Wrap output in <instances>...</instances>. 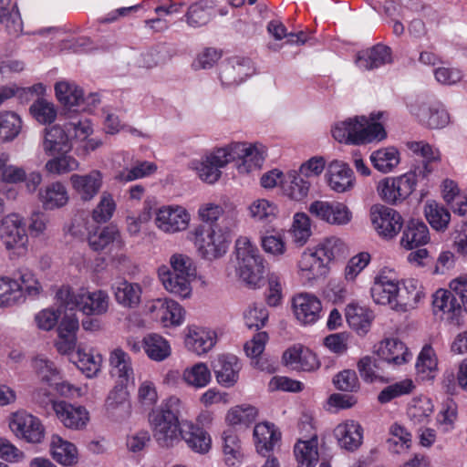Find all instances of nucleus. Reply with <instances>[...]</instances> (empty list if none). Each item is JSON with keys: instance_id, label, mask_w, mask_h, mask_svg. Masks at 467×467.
I'll return each instance as SVG.
<instances>
[{"instance_id": "1", "label": "nucleus", "mask_w": 467, "mask_h": 467, "mask_svg": "<svg viewBox=\"0 0 467 467\" xmlns=\"http://www.w3.org/2000/svg\"><path fill=\"white\" fill-rule=\"evenodd\" d=\"M348 254V245L338 236L330 235L317 244L305 248L296 263V272L306 285L326 278L331 265Z\"/></svg>"}, {"instance_id": "2", "label": "nucleus", "mask_w": 467, "mask_h": 467, "mask_svg": "<svg viewBox=\"0 0 467 467\" xmlns=\"http://www.w3.org/2000/svg\"><path fill=\"white\" fill-rule=\"evenodd\" d=\"M183 406L181 398L171 395L149 412L152 437L161 448H172L182 441L183 429H181L180 416Z\"/></svg>"}, {"instance_id": "3", "label": "nucleus", "mask_w": 467, "mask_h": 467, "mask_svg": "<svg viewBox=\"0 0 467 467\" xmlns=\"http://www.w3.org/2000/svg\"><path fill=\"white\" fill-rule=\"evenodd\" d=\"M197 275L194 259L183 253L174 252L157 268V276L162 287L171 295L188 299L192 295V282Z\"/></svg>"}, {"instance_id": "4", "label": "nucleus", "mask_w": 467, "mask_h": 467, "mask_svg": "<svg viewBox=\"0 0 467 467\" xmlns=\"http://www.w3.org/2000/svg\"><path fill=\"white\" fill-rule=\"evenodd\" d=\"M229 225L199 224L188 232L187 239L193 244L201 259L213 262L223 257L231 244L232 227L236 225V214L231 216Z\"/></svg>"}, {"instance_id": "5", "label": "nucleus", "mask_w": 467, "mask_h": 467, "mask_svg": "<svg viewBox=\"0 0 467 467\" xmlns=\"http://www.w3.org/2000/svg\"><path fill=\"white\" fill-rule=\"evenodd\" d=\"M44 286L33 271L18 270L13 275H0V308L8 309L23 305L27 299L42 296Z\"/></svg>"}, {"instance_id": "6", "label": "nucleus", "mask_w": 467, "mask_h": 467, "mask_svg": "<svg viewBox=\"0 0 467 467\" xmlns=\"http://www.w3.org/2000/svg\"><path fill=\"white\" fill-rule=\"evenodd\" d=\"M87 118H74L63 125H53L43 131L42 149L47 155L71 151L74 141H83L93 133Z\"/></svg>"}, {"instance_id": "7", "label": "nucleus", "mask_w": 467, "mask_h": 467, "mask_svg": "<svg viewBox=\"0 0 467 467\" xmlns=\"http://www.w3.org/2000/svg\"><path fill=\"white\" fill-rule=\"evenodd\" d=\"M381 113L371 114L369 118L356 116L335 124L332 135L336 140L346 144H364L374 140L380 141L387 138L382 124L376 120Z\"/></svg>"}, {"instance_id": "8", "label": "nucleus", "mask_w": 467, "mask_h": 467, "mask_svg": "<svg viewBox=\"0 0 467 467\" xmlns=\"http://www.w3.org/2000/svg\"><path fill=\"white\" fill-rule=\"evenodd\" d=\"M234 254L240 278L247 285L257 287L264 277L265 260L255 244L247 236H239L235 240Z\"/></svg>"}, {"instance_id": "9", "label": "nucleus", "mask_w": 467, "mask_h": 467, "mask_svg": "<svg viewBox=\"0 0 467 467\" xmlns=\"http://www.w3.org/2000/svg\"><path fill=\"white\" fill-rule=\"evenodd\" d=\"M56 300L66 307H78L87 316H102L109 307V296L101 289L94 291L81 290L75 294L67 285L61 286L56 293Z\"/></svg>"}, {"instance_id": "10", "label": "nucleus", "mask_w": 467, "mask_h": 467, "mask_svg": "<svg viewBox=\"0 0 467 467\" xmlns=\"http://www.w3.org/2000/svg\"><path fill=\"white\" fill-rule=\"evenodd\" d=\"M231 162L237 161L239 174L260 171L267 157V147L260 141H232L227 144Z\"/></svg>"}, {"instance_id": "11", "label": "nucleus", "mask_w": 467, "mask_h": 467, "mask_svg": "<svg viewBox=\"0 0 467 467\" xmlns=\"http://www.w3.org/2000/svg\"><path fill=\"white\" fill-rule=\"evenodd\" d=\"M407 109L411 117L429 129H443L451 122V116L444 105L426 97L410 99L407 101Z\"/></svg>"}, {"instance_id": "12", "label": "nucleus", "mask_w": 467, "mask_h": 467, "mask_svg": "<svg viewBox=\"0 0 467 467\" xmlns=\"http://www.w3.org/2000/svg\"><path fill=\"white\" fill-rule=\"evenodd\" d=\"M153 224L161 233L173 235L186 232L192 223L191 212L177 203L162 204L152 213Z\"/></svg>"}, {"instance_id": "13", "label": "nucleus", "mask_w": 467, "mask_h": 467, "mask_svg": "<svg viewBox=\"0 0 467 467\" xmlns=\"http://www.w3.org/2000/svg\"><path fill=\"white\" fill-rule=\"evenodd\" d=\"M8 428L19 441L28 444H40L46 438V427L36 415L26 410H17L7 417Z\"/></svg>"}, {"instance_id": "14", "label": "nucleus", "mask_w": 467, "mask_h": 467, "mask_svg": "<svg viewBox=\"0 0 467 467\" xmlns=\"http://www.w3.org/2000/svg\"><path fill=\"white\" fill-rule=\"evenodd\" d=\"M231 162L227 144L205 152L200 159L192 160L190 168L198 178L208 184L216 183L222 177V170Z\"/></svg>"}, {"instance_id": "15", "label": "nucleus", "mask_w": 467, "mask_h": 467, "mask_svg": "<svg viewBox=\"0 0 467 467\" xmlns=\"http://www.w3.org/2000/svg\"><path fill=\"white\" fill-rule=\"evenodd\" d=\"M0 239L10 254L23 256L28 250L25 219L17 213L5 215L0 223Z\"/></svg>"}, {"instance_id": "16", "label": "nucleus", "mask_w": 467, "mask_h": 467, "mask_svg": "<svg viewBox=\"0 0 467 467\" xmlns=\"http://www.w3.org/2000/svg\"><path fill=\"white\" fill-rule=\"evenodd\" d=\"M147 315L163 328L181 327L186 317V311L177 301L168 297H160L149 301L146 305Z\"/></svg>"}, {"instance_id": "17", "label": "nucleus", "mask_w": 467, "mask_h": 467, "mask_svg": "<svg viewBox=\"0 0 467 467\" xmlns=\"http://www.w3.org/2000/svg\"><path fill=\"white\" fill-rule=\"evenodd\" d=\"M398 292L399 277L396 271L389 267L381 268L374 276L370 286L372 301L395 311Z\"/></svg>"}, {"instance_id": "18", "label": "nucleus", "mask_w": 467, "mask_h": 467, "mask_svg": "<svg viewBox=\"0 0 467 467\" xmlns=\"http://www.w3.org/2000/svg\"><path fill=\"white\" fill-rule=\"evenodd\" d=\"M406 172L398 176L385 177L376 185L379 199L390 205L403 203L413 192V181Z\"/></svg>"}, {"instance_id": "19", "label": "nucleus", "mask_w": 467, "mask_h": 467, "mask_svg": "<svg viewBox=\"0 0 467 467\" xmlns=\"http://www.w3.org/2000/svg\"><path fill=\"white\" fill-rule=\"evenodd\" d=\"M369 219L373 229L384 240L395 238L404 224L403 217L397 210L380 203L370 207Z\"/></svg>"}, {"instance_id": "20", "label": "nucleus", "mask_w": 467, "mask_h": 467, "mask_svg": "<svg viewBox=\"0 0 467 467\" xmlns=\"http://www.w3.org/2000/svg\"><path fill=\"white\" fill-rule=\"evenodd\" d=\"M218 340L217 330L207 326L191 324L183 330L184 348L196 357H203L210 353Z\"/></svg>"}, {"instance_id": "21", "label": "nucleus", "mask_w": 467, "mask_h": 467, "mask_svg": "<svg viewBox=\"0 0 467 467\" xmlns=\"http://www.w3.org/2000/svg\"><path fill=\"white\" fill-rule=\"evenodd\" d=\"M309 213L334 226H346L353 220L351 209L342 202L317 200L308 206Z\"/></svg>"}, {"instance_id": "22", "label": "nucleus", "mask_w": 467, "mask_h": 467, "mask_svg": "<svg viewBox=\"0 0 467 467\" xmlns=\"http://www.w3.org/2000/svg\"><path fill=\"white\" fill-rule=\"evenodd\" d=\"M292 310L300 325L312 326L322 317L323 304L317 296L303 292L293 297Z\"/></svg>"}, {"instance_id": "23", "label": "nucleus", "mask_w": 467, "mask_h": 467, "mask_svg": "<svg viewBox=\"0 0 467 467\" xmlns=\"http://www.w3.org/2000/svg\"><path fill=\"white\" fill-rule=\"evenodd\" d=\"M52 408L59 422L67 430L84 431L90 422V413L83 405L58 400L53 402Z\"/></svg>"}, {"instance_id": "24", "label": "nucleus", "mask_w": 467, "mask_h": 467, "mask_svg": "<svg viewBox=\"0 0 467 467\" xmlns=\"http://www.w3.org/2000/svg\"><path fill=\"white\" fill-rule=\"evenodd\" d=\"M373 354L389 366L400 367L408 363L412 354L398 337H384L373 346Z\"/></svg>"}, {"instance_id": "25", "label": "nucleus", "mask_w": 467, "mask_h": 467, "mask_svg": "<svg viewBox=\"0 0 467 467\" xmlns=\"http://www.w3.org/2000/svg\"><path fill=\"white\" fill-rule=\"evenodd\" d=\"M426 296L421 282L413 277L399 279L395 312L406 313L416 309Z\"/></svg>"}, {"instance_id": "26", "label": "nucleus", "mask_w": 467, "mask_h": 467, "mask_svg": "<svg viewBox=\"0 0 467 467\" xmlns=\"http://www.w3.org/2000/svg\"><path fill=\"white\" fill-rule=\"evenodd\" d=\"M55 94L57 100L67 108L80 107L82 110H90L91 106L99 102L96 94L84 97L83 90L74 82L61 80L55 85Z\"/></svg>"}, {"instance_id": "27", "label": "nucleus", "mask_w": 467, "mask_h": 467, "mask_svg": "<svg viewBox=\"0 0 467 467\" xmlns=\"http://www.w3.org/2000/svg\"><path fill=\"white\" fill-rule=\"evenodd\" d=\"M333 437L341 450L354 452L363 444L364 429L358 420L347 419L335 426Z\"/></svg>"}, {"instance_id": "28", "label": "nucleus", "mask_w": 467, "mask_h": 467, "mask_svg": "<svg viewBox=\"0 0 467 467\" xmlns=\"http://www.w3.org/2000/svg\"><path fill=\"white\" fill-rule=\"evenodd\" d=\"M69 182L81 201L90 202L100 192L104 184V175L99 170L93 169L87 173H73Z\"/></svg>"}, {"instance_id": "29", "label": "nucleus", "mask_w": 467, "mask_h": 467, "mask_svg": "<svg viewBox=\"0 0 467 467\" xmlns=\"http://www.w3.org/2000/svg\"><path fill=\"white\" fill-rule=\"evenodd\" d=\"M104 409L108 416L116 420L126 419L130 415L131 403L128 384L115 383L105 400Z\"/></svg>"}, {"instance_id": "30", "label": "nucleus", "mask_w": 467, "mask_h": 467, "mask_svg": "<svg viewBox=\"0 0 467 467\" xmlns=\"http://www.w3.org/2000/svg\"><path fill=\"white\" fill-rule=\"evenodd\" d=\"M87 240L88 246L96 252L103 251L110 245L119 249L125 246L121 232L115 224L94 227V229L88 232Z\"/></svg>"}, {"instance_id": "31", "label": "nucleus", "mask_w": 467, "mask_h": 467, "mask_svg": "<svg viewBox=\"0 0 467 467\" xmlns=\"http://www.w3.org/2000/svg\"><path fill=\"white\" fill-rule=\"evenodd\" d=\"M79 321L76 314L65 315L57 329V337L54 342L57 351L61 355L71 354L77 346Z\"/></svg>"}, {"instance_id": "32", "label": "nucleus", "mask_w": 467, "mask_h": 467, "mask_svg": "<svg viewBox=\"0 0 467 467\" xmlns=\"http://www.w3.org/2000/svg\"><path fill=\"white\" fill-rule=\"evenodd\" d=\"M326 180L328 187L337 193L349 192L355 185L353 171L348 163L338 160H334L328 163Z\"/></svg>"}, {"instance_id": "33", "label": "nucleus", "mask_w": 467, "mask_h": 467, "mask_svg": "<svg viewBox=\"0 0 467 467\" xmlns=\"http://www.w3.org/2000/svg\"><path fill=\"white\" fill-rule=\"evenodd\" d=\"M432 312L441 320L453 322L462 316V309L450 288H439L432 295Z\"/></svg>"}, {"instance_id": "34", "label": "nucleus", "mask_w": 467, "mask_h": 467, "mask_svg": "<svg viewBox=\"0 0 467 467\" xmlns=\"http://www.w3.org/2000/svg\"><path fill=\"white\" fill-rule=\"evenodd\" d=\"M283 362L295 370L315 371L320 367L317 356L308 348L300 344L288 348L283 354Z\"/></svg>"}, {"instance_id": "35", "label": "nucleus", "mask_w": 467, "mask_h": 467, "mask_svg": "<svg viewBox=\"0 0 467 467\" xmlns=\"http://www.w3.org/2000/svg\"><path fill=\"white\" fill-rule=\"evenodd\" d=\"M254 74V67L251 59L233 57L221 71V81L226 87L237 86Z\"/></svg>"}, {"instance_id": "36", "label": "nucleus", "mask_w": 467, "mask_h": 467, "mask_svg": "<svg viewBox=\"0 0 467 467\" xmlns=\"http://www.w3.org/2000/svg\"><path fill=\"white\" fill-rule=\"evenodd\" d=\"M253 436L256 451L265 456L274 451L282 434L274 423L263 421L254 426Z\"/></svg>"}, {"instance_id": "37", "label": "nucleus", "mask_w": 467, "mask_h": 467, "mask_svg": "<svg viewBox=\"0 0 467 467\" xmlns=\"http://www.w3.org/2000/svg\"><path fill=\"white\" fill-rule=\"evenodd\" d=\"M142 286L139 283L126 279L116 281L112 285L115 301L124 308L134 309L141 303Z\"/></svg>"}, {"instance_id": "38", "label": "nucleus", "mask_w": 467, "mask_h": 467, "mask_svg": "<svg viewBox=\"0 0 467 467\" xmlns=\"http://www.w3.org/2000/svg\"><path fill=\"white\" fill-rule=\"evenodd\" d=\"M69 193L66 185L59 182H52L38 192V200L47 211H53L65 207L69 202Z\"/></svg>"}, {"instance_id": "39", "label": "nucleus", "mask_w": 467, "mask_h": 467, "mask_svg": "<svg viewBox=\"0 0 467 467\" xmlns=\"http://www.w3.org/2000/svg\"><path fill=\"white\" fill-rule=\"evenodd\" d=\"M109 371L116 383L128 384L133 379L134 369L130 356L121 348H115L109 354Z\"/></svg>"}, {"instance_id": "40", "label": "nucleus", "mask_w": 467, "mask_h": 467, "mask_svg": "<svg viewBox=\"0 0 467 467\" xmlns=\"http://www.w3.org/2000/svg\"><path fill=\"white\" fill-rule=\"evenodd\" d=\"M345 317L348 327L358 336L364 337L371 328L374 314L367 306L349 303L345 308Z\"/></svg>"}, {"instance_id": "41", "label": "nucleus", "mask_w": 467, "mask_h": 467, "mask_svg": "<svg viewBox=\"0 0 467 467\" xmlns=\"http://www.w3.org/2000/svg\"><path fill=\"white\" fill-rule=\"evenodd\" d=\"M392 62L389 47L378 44L371 48L359 51L355 59L356 66L361 70L378 68Z\"/></svg>"}, {"instance_id": "42", "label": "nucleus", "mask_w": 467, "mask_h": 467, "mask_svg": "<svg viewBox=\"0 0 467 467\" xmlns=\"http://www.w3.org/2000/svg\"><path fill=\"white\" fill-rule=\"evenodd\" d=\"M297 467H315L319 461L318 436L314 433L309 438H300L293 448Z\"/></svg>"}, {"instance_id": "43", "label": "nucleus", "mask_w": 467, "mask_h": 467, "mask_svg": "<svg viewBox=\"0 0 467 467\" xmlns=\"http://www.w3.org/2000/svg\"><path fill=\"white\" fill-rule=\"evenodd\" d=\"M141 347L147 358L154 362H162L172 353L171 342L156 332L146 334L141 339Z\"/></svg>"}, {"instance_id": "44", "label": "nucleus", "mask_w": 467, "mask_h": 467, "mask_svg": "<svg viewBox=\"0 0 467 467\" xmlns=\"http://www.w3.org/2000/svg\"><path fill=\"white\" fill-rule=\"evenodd\" d=\"M431 240L428 226L421 220L410 219L407 222L400 244L406 250L427 244Z\"/></svg>"}, {"instance_id": "45", "label": "nucleus", "mask_w": 467, "mask_h": 467, "mask_svg": "<svg viewBox=\"0 0 467 467\" xmlns=\"http://www.w3.org/2000/svg\"><path fill=\"white\" fill-rule=\"evenodd\" d=\"M51 457L63 466H73L78 462L77 446L58 434H52L49 442Z\"/></svg>"}, {"instance_id": "46", "label": "nucleus", "mask_w": 467, "mask_h": 467, "mask_svg": "<svg viewBox=\"0 0 467 467\" xmlns=\"http://www.w3.org/2000/svg\"><path fill=\"white\" fill-rule=\"evenodd\" d=\"M416 375L422 381H432L439 371V359L433 347L426 344L417 356L415 362Z\"/></svg>"}, {"instance_id": "47", "label": "nucleus", "mask_w": 467, "mask_h": 467, "mask_svg": "<svg viewBox=\"0 0 467 467\" xmlns=\"http://www.w3.org/2000/svg\"><path fill=\"white\" fill-rule=\"evenodd\" d=\"M311 186V181L302 176L296 170L286 172L282 181V190L285 195L295 202L305 201L309 194Z\"/></svg>"}, {"instance_id": "48", "label": "nucleus", "mask_w": 467, "mask_h": 467, "mask_svg": "<svg viewBox=\"0 0 467 467\" xmlns=\"http://www.w3.org/2000/svg\"><path fill=\"white\" fill-rule=\"evenodd\" d=\"M182 440L194 452L205 454L212 448V438L207 431L192 421L184 423Z\"/></svg>"}, {"instance_id": "49", "label": "nucleus", "mask_w": 467, "mask_h": 467, "mask_svg": "<svg viewBox=\"0 0 467 467\" xmlns=\"http://www.w3.org/2000/svg\"><path fill=\"white\" fill-rule=\"evenodd\" d=\"M212 371L207 363L199 361L187 366L182 372L184 385L193 389L206 388L212 382Z\"/></svg>"}, {"instance_id": "50", "label": "nucleus", "mask_w": 467, "mask_h": 467, "mask_svg": "<svg viewBox=\"0 0 467 467\" xmlns=\"http://www.w3.org/2000/svg\"><path fill=\"white\" fill-rule=\"evenodd\" d=\"M249 218L260 224H267L274 222L279 213L277 204L266 198H257L247 205Z\"/></svg>"}, {"instance_id": "51", "label": "nucleus", "mask_w": 467, "mask_h": 467, "mask_svg": "<svg viewBox=\"0 0 467 467\" xmlns=\"http://www.w3.org/2000/svg\"><path fill=\"white\" fill-rule=\"evenodd\" d=\"M219 367L215 370L216 380L224 388H231L239 379L241 365L238 358L233 355H223L219 358Z\"/></svg>"}, {"instance_id": "52", "label": "nucleus", "mask_w": 467, "mask_h": 467, "mask_svg": "<svg viewBox=\"0 0 467 467\" xmlns=\"http://www.w3.org/2000/svg\"><path fill=\"white\" fill-rule=\"evenodd\" d=\"M373 167L381 173L392 172L400 163V152L393 146L380 148L369 156Z\"/></svg>"}, {"instance_id": "53", "label": "nucleus", "mask_w": 467, "mask_h": 467, "mask_svg": "<svg viewBox=\"0 0 467 467\" xmlns=\"http://www.w3.org/2000/svg\"><path fill=\"white\" fill-rule=\"evenodd\" d=\"M267 340V333L259 332L254 335L251 340L245 343L244 351L247 357L251 358L252 364L255 368H259L260 370H267L268 372H272L275 370V368L269 364L267 360H265L261 358Z\"/></svg>"}, {"instance_id": "54", "label": "nucleus", "mask_w": 467, "mask_h": 467, "mask_svg": "<svg viewBox=\"0 0 467 467\" xmlns=\"http://www.w3.org/2000/svg\"><path fill=\"white\" fill-rule=\"evenodd\" d=\"M424 216L432 229L444 232L451 222L448 209L435 200H428L423 207Z\"/></svg>"}, {"instance_id": "55", "label": "nucleus", "mask_w": 467, "mask_h": 467, "mask_svg": "<svg viewBox=\"0 0 467 467\" xmlns=\"http://www.w3.org/2000/svg\"><path fill=\"white\" fill-rule=\"evenodd\" d=\"M71 151H62L50 155L51 158L45 164V171L52 175L61 176L79 169V161L70 154Z\"/></svg>"}, {"instance_id": "56", "label": "nucleus", "mask_w": 467, "mask_h": 467, "mask_svg": "<svg viewBox=\"0 0 467 467\" xmlns=\"http://www.w3.org/2000/svg\"><path fill=\"white\" fill-rule=\"evenodd\" d=\"M75 361L78 369L89 379L95 378L101 370L103 357L93 349L78 348Z\"/></svg>"}, {"instance_id": "57", "label": "nucleus", "mask_w": 467, "mask_h": 467, "mask_svg": "<svg viewBox=\"0 0 467 467\" xmlns=\"http://www.w3.org/2000/svg\"><path fill=\"white\" fill-rule=\"evenodd\" d=\"M31 367L40 381L47 386H52L53 381L60 379V369L45 355L35 356L31 359Z\"/></svg>"}, {"instance_id": "58", "label": "nucleus", "mask_w": 467, "mask_h": 467, "mask_svg": "<svg viewBox=\"0 0 467 467\" xmlns=\"http://www.w3.org/2000/svg\"><path fill=\"white\" fill-rule=\"evenodd\" d=\"M23 128L22 118L15 111H0V142L13 141L18 137Z\"/></svg>"}, {"instance_id": "59", "label": "nucleus", "mask_w": 467, "mask_h": 467, "mask_svg": "<svg viewBox=\"0 0 467 467\" xmlns=\"http://www.w3.org/2000/svg\"><path fill=\"white\" fill-rule=\"evenodd\" d=\"M434 410L431 400L426 396H418L411 400L407 415L413 424L428 423Z\"/></svg>"}, {"instance_id": "60", "label": "nucleus", "mask_w": 467, "mask_h": 467, "mask_svg": "<svg viewBox=\"0 0 467 467\" xmlns=\"http://www.w3.org/2000/svg\"><path fill=\"white\" fill-rule=\"evenodd\" d=\"M214 2L213 0H200L190 5L186 14V22L192 27L206 25L213 16Z\"/></svg>"}, {"instance_id": "61", "label": "nucleus", "mask_w": 467, "mask_h": 467, "mask_svg": "<svg viewBox=\"0 0 467 467\" xmlns=\"http://www.w3.org/2000/svg\"><path fill=\"white\" fill-rule=\"evenodd\" d=\"M389 435L386 443L388 449L393 453H402L411 446V434L401 424L393 423L389 429Z\"/></svg>"}, {"instance_id": "62", "label": "nucleus", "mask_w": 467, "mask_h": 467, "mask_svg": "<svg viewBox=\"0 0 467 467\" xmlns=\"http://www.w3.org/2000/svg\"><path fill=\"white\" fill-rule=\"evenodd\" d=\"M222 439L224 462L227 466H235L243 458L240 440L232 430L224 431L222 434Z\"/></svg>"}, {"instance_id": "63", "label": "nucleus", "mask_w": 467, "mask_h": 467, "mask_svg": "<svg viewBox=\"0 0 467 467\" xmlns=\"http://www.w3.org/2000/svg\"><path fill=\"white\" fill-rule=\"evenodd\" d=\"M293 242L298 245H305L312 235L311 220L305 213H296L289 230Z\"/></svg>"}, {"instance_id": "64", "label": "nucleus", "mask_w": 467, "mask_h": 467, "mask_svg": "<svg viewBox=\"0 0 467 467\" xmlns=\"http://www.w3.org/2000/svg\"><path fill=\"white\" fill-rule=\"evenodd\" d=\"M117 210V202L109 192H103L91 212L92 220L98 223H106L111 220Z\"/></svg>"}]
</instances>
